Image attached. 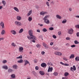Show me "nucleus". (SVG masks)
Here are the masks:
<instances>
[{
  "mask_svg": "<svg viewBox=\"0 0 79 79\" xmlns=\"http://www.w3.org/2000/svg\"><path fill=\"white\" fill-rule=\"evenodd\" d=\"M28 34L30 35V36L29 35H27V38L28 39L30 40H32V39H33L35 40H37V39H36V37L34 35H33V32H32V30H30L28 31Z\"/></svg>",
  "mask_w": 79,
  "mask_h": 79,
  "instance_id": "obj_1",
  "label": "nucleus"
},
{
  "mask_svg": "<svg viewBox=\"0 0 79 79\" xmlns=\"http://www.w3.org/2000/svg\"><path fill=\"white\" fill-rule=\"evenodd\" d=\"M50 17V15H47L45 16L44 17V18L43 19L44 20V22L47 24H50V21L49 20L47 19L48 18Z\"/></svg>",
  "mask_w": 79,
  "mask_h": 79,
  "instance_id": "obj_2",
  "label": "nucleus"
},
{
  "mask_svg": "<svg viewBox=\"0 0 79 79\" xmlns=\"http://www.w3.org/2000/svg\"><path fill=\"white\" fill-rule=\"evenodd\" d=\"M68 33L69 34H73L74 32V30L73 28H70L68 30Z\"/></svg>",
  "mask_w": 79,
  "mask_h": 79,
  "instance_id": "obj_3",
  "label": "nucleus"
},
{
  "mask_svg": "<svg viewBox=\"0 0 79 79\" xmlns=\"http://www.w3.org/2000/svg\"><path fill=\"white\" fill-rule=\"evenodd\" d=\"M15 25H16L18 26H21V25H22V24L21 23V22H18V21H16L15 22Z\"/></svg>",
  "mask_w": 79,
  "mask_h": 79,
  "instance_id": "obj_4",
  "label": "nucleus"
},
{
  "mask_svg": "<svg viewBox=\"0 0 79 79\" xmlns=\"http://www.w3.org/2000/svg\"><path fill=\"white\" fill-rule=\"evenodd\" d=\"M55 55H58L59 56H61L62 53L60 52H54Z\"/></svg>",
  "mask_w": 79,
  "mask_h": 79,
  "instance_id": "obj_5",
  "label": "nucleus"
},
{
  "mask_svg": "<svg viewBox=\"0 0 79 79\" xmlns=\"http://www.w3.org/2000/svg\"><path fill=\"white\" fill-rule=\"evenodd\" d=\"M23 47H20L19 48V52L20 53H23Z\"/></svg>",
  "mask_w": 79,
  "mask_h": 79,
  "instance_id": "obj_6",
  "label": "nucleus"
},
{
  "mask_svg": "<svg viewBox=\"0 0 79 79\" xmlns=\"http://www.w3.org/2000/svg\"><path fill=\"white\" fill-rule=\"evenodd\" d=\"M52 71H53V67H50V66L48 67V73H49V72H52Z\"/></svg>",
  "mask_w": 79,
  "mask_h": 79,
  "instance_id": "obj_7",
  "label": "nucleus"
},
{
  "mask_svg": "<svg viewBox=\"0 0 79 79\" xmlns=\"http://www.w3.org/2000/svg\"><path fill=\"white\" fill-rule=\"evenodd\" d=\"M43 45L44 47L45 48H46V49H48V47L47 46V44H46L45 42H44L43 43Z\"/></svg>",
  "mask_w": 79,
  "mask_h": 79,
  "instance_id": "obj_8",
  "label": "nucleus"
},
{
  "mask_svg": "<svg viewBox=\"0 0 79 79\" xmlns=\"http://www.w3.org/2000/svg\"><path fill=\"white\" fill-rule=\"evenodd\" d=\"M1 26L2 27V29L5 28V26H4V23L3 22H1L0 23Z\"/></svg>",
  "mask_w": 79,
  "mask_h": 79,
  "instance_id": "obj_9",
  "label": "nucleus"
},
{
  "mask_svg": "<svg viewBox=\"0 0 79 79\" xmlns=\"http://www.w3.org/2000/svg\"><path fill=\"white\" fill-rule=\"evenodd\" d=\"M10 33L13 34H14V35H16V31L13 30H11Z\"/></svg>",
  "mask_w": 79,
  "mask_h": 79,
  "instance_id": "obj_10",
  "label": "nucleus"
},
{
  "mask_svg": "<svg viewBox=\"0 0 79 79\" xmlns=\"http://www.w3.org/2000/svg\"><path fill=\"white\" fill-rule=\"evenodd\" d=\"M25 64L24 66H26L27 64H29V62L27 60H24Z\"/></svg>",
  "mask_w": 79,
  "mask_h": 79,
  "instance_id": "obj_11",
  "label": "nucleus"
},
{
  "mask_svg": "<svg viewBox=\"0 0 79 79\" xmlns=\"http://www.w3.org/2000/svg\"><path fill=\"white\" fill-rule=\"evenodd\" d=\"M74 58V54H72L70 56L69 58V59H73V58Z\"/></svg>",
  "mask_w": 79,
  "mask_h": 79,
  "instance_id": "obj_12",
  "label": "nucleus"
},
{
  "mask_svg": "<svg viewBox=\"0 0 79 79\" xmlns=\"http://www.w3.org/2000/svg\"><path fill=\"white\" fill-rule=\"evenodd\" d=\"M32 10H31L28 12V13L27 15V16H29L32 14Z\"/></svg>",
  "mask_w": 79,
  "mask_h": 79,
  "instance_id": "obj_13",
  "label": "nucleus"
},
{
  "mask_svg": "<svg viewBox=\"0 0 79 79\" xmlns=\"http://www.w3.org/2000/svg\"><path fill=\"white\" fill-rule=\"evenodd\" d=\"M39 73H40L41 75H42V76H44V75L45 74V73L43 71H40L39 72Z\"/></svg>",
  "mask_w": 79,
  "mask_h": 79,
  "instance_id": "obj_14",
  "label": "nucleus"
},
{
  "mask_svg": "<svg viewBox=\"0 0 79 79\" xmlns=\"http://www.w3.org/2000/svg\"><path fill=\"white\" fill-rule=\"evenodd\" d=\"M41 66L42 67H43V68H44L45 67H46L47 66V64L45 63H42L41 64Z\"/></svg>",
  "mask_w": 79,
  "mask_h": 79,
  "instance_id": "obj_15",
  "label": "nucleus"
},
{
  "mask_svg": "<svg viewBox=\"0 0 79 79\" xmlns=\"http://www.w3.org/2000/svg\"><path fill=\"white\" fill-rule=\"evenodd\" d=\"M17 19L19 20V21H20L22 19V17L20 16H17Z\"/></svg>",
  "mask_w": 79,
  "mask_h": 79,
  "instance_id": "obj_16",
  "label": "nucleus"
},
{
  "mask_svg": "<svg viewBox=\"0 0 79 79\" xmlns=\"http://www.w3.org/2000/svg\"><path fill=\"white\" fill-rule=\"evenodd\" d=\"M14 9L15 11H17V12H19V9L18 8L15 7L14 8Z\"/></svg>",
  "mask_w": 79,
  "mask_h": 79,
  "instance_id": "obj_17",
  "label": "nucleus"
},
{
  "mask_svg": "<svg viewBox=\"0 0 79 79\" xmlns=\"http://www.w3.org/2000/svg\"><path fill=\"white\" fill-rule=\"evenodd\" d=\"M47 12H41L40 13V15H45V14H47Z\"/></svg>",
  "mask_w": 79,
  "mask_h": 79,
  "instance_id": "obj_18",
  "label": "nucleus"
},
{
  "mask_svg": "<svg viewBox=\"0 0 79 79\" xmlns=\"http://www.w3.org/2000/svg\"><path fill=\"white\" fill-rule=\"evenodd\" d=\"M56 18H58V19H61V16L58 15H56Z\"/></svg>",
  "mask_w": 79,
  "mask_h": 79,
  "instance_id": "obj_19",
  "label": "nucleus"
},
{
  "mask_svg": "<svg viewBox=\"0 0 79 79\" xmlns=\"http://www.w3.org/2000/svg\"><path fill=\"white\" fill-rule=\"evenodd\" d=\"M23 60L22 59H20L19 60H18L17 61V62L18 63H23Z\"/></svg>",
  "mask_w": 79,
  "mask_h": 79,
  "instance_id": "obj_20",
  "label": "nucleus"
},
{
  "mask_svg": "<svg viewBox=\"0 0 79 79\" xmlns=\"http://www.w3.org/2000/svg\"><path fill=\"white\" fill-rule=\"evenodd\" d=\"M13 68L14 69H17V68H18V66H17V65L16 64L12 66Z\"/></svg>",
  "mask_w": 79,
  "mask_h": 79,
  "instance_id": "obj_21",
  "label": "nucleus"
},
{
  "mask_svg": "<svg viewBox=\"0 0 79 79\" xmlns=\"http://www.w3.org/2000/svg\"><path fill=\"white\" fill-rule=\"evenodd\" d=\"M2 68L5 69H8V66L6 65H4L2 66Z\"/></svg>",
  "mask_w": 79,
  "mask_h": 79,
  "instance_id": "obj_22",
  "label": "nucleus"
},
{
  "mask_svg": "<svg viewBox=\"0 0 79 79\" xmlns=\"http://www.w3.org/2000/svg\"><path fill=\"white\" fill-rule=\"evenodd\" d=\"M2 4H3V5L4 6H5V5L6 4V1H4V0H3L2 1Z\"/></svg>",
  "mask_w": 79,
  "mask_h": 79,
  "instance_id": "obj_23",
  "label": "nucleus"
},
{
  "mask_svg": "<svg viewBox=\"0 0 79 79\" xmlns=\"http://www.w3.org/2000/svg\"><path fill=\"white\" fill-rule=\"evenodd\" d=\"M64 76L65 77H67L68 76H69V73L68 72H65L64 74Z\"/></svg>",
  "mask_w": 79,
  "mask_h": 79,
  "instance_id": "obj_24",
  "label": "nucleus"
},
{
  "mask_svg": "<svg viewBox=\"0 0 79 79\" xmlns=\"http://www.w3.org/2000/svg\"><path fill=\"white\" fill-rule=\"evenodd\" d=\"M11 77L12 78H15V74H12L11 75Z\"/></svg>",
  "mask_w": 79,
  "mask_h": 79,
  "instance_id": "obj_25",
  "label": "nucleus"
},
{
  "mask_svg": "<svg viewBox=\"0 0 79 79\" xmlns=\"http://www.w3.org/2000/svg\"><path fill=\"white\" fill-rule=\"evenodd\" d=\"M67 21L66 20V19H64L62 21V23H63V24H65V23H66Z\"/></svg>",
  "mask_w": 79,
  "mask_h": 79,
  "instance_id": "obj_26",
  "label": "nucleus"
},
{
  "mask_svg": "<svg viewBox=\"0 0 79 79\" xmlns=\"http://www.w3.org/2000/svg\"><path fill=\"white\" fill-rule=\"evenodd\" d=\"M5 33V30H2L1 33V35H4V34Z\"/></svg>",
  "mask_w": 79,
  "mask_h": 79,
  "instance_id": "obj_27",
  "label": "nucleus"
},
{
  "mask_svg": "<svg viewBox=\"0 0 79 79\" xmlns=\"http://www.w3.org/2000/svg\"><path fill=\"white\" fill-rule=\"evenodd\" d=\"M75 59L76 61H79V57H76L75 58Z\"/></svg>",
  "mask_w": 79,
  "mask_h": 79,
  "instance_id": "obj_28",
  "label": "nucleus"
},
{
  "mask_svg": "<svg viewBox=\"0 0 79 79\" xmlns=\"http://www.w3.org/2000/svg\"><path fill=\"white\" fill-rule=\"evenodd\" d=\"M23 29H21L20 30H19V33L20 34V33H21L22 32H23Z\"/></svg>",
  "mask_w": 79,
  "mask_h": 79,
  "instance_id": "obj_29",
  "label": "nucleus"
},
{
  "mask_svg": "<svg viewBox=\"0 0 79 79\" xmlns=\"http://www.w3.org/2000/svg\"><path fill=\"white\" fill-rule=\"evenodd\" d=\"M11 45L13 47H15L16 46V44H15L13 42L11 43Z\"/></svg>",
  "mask_w": 79,
  "mask_h": 79,
  "instance_id": "obj_30",
  "label": "nucleus"
},
{
  "mask_svg": "<svg viewBox=\"0 0 79 79\" xmlns=\"http://www.w3.org/2000/svg\"><path fill=\"white\" fill-rule=\"evenodd\" d=\"M32 20V17H29L28 18V21H29L31 22V21Z\"/></svg>",
  "mask_w": 79,
  "mask_h": 79,
  "instance_id": "obj_31",
  "label": "nucleus"
},
{
  "mask_svg": "<svg viewBox=\"0 0 79 79\" xmlns=\"http://www.w3.org/2000/svg\"><path fill=\"white\" fill-rule=\"evenodd\" d=\"M23 57V56L20 55L18 57L16 58V59H19V58L21 59Z\"/></svg>",
  "mask_w": 79,
  "mask_h": 79,
  "instance_id": "obj_32",
  "label": "nucleus"
},
{
  "mask_svg": "<svg viewBox=\"0 0 79 79\" xmlns=\"http://www.w3.org/2000/svg\"><path fill=\"white\" fill-rule=\"evenodd\" d=\"M46 5H47V6H50V4H49V2H46Z\"/></svg>",
  "mask_w": 79,
  "mask_h": 79,
  "instance_id": "obj_33",
  "label": "nucleus"
},
{
  "mask_svg": "<svg viewBox=\"0 0 79 79\" xmlns=\"http://www.w3.org/2000/svg\"><path fill=\"white\" fill-rule=\"evenodd\" d=\"M74 42L75 44H79V43L78 42V41L77 40L74 41Z\"/></svg>",
  "mask_w": 79,
  "mask_h": 79,
  "instance_id": "obj_34",
  "label": "nucleus"
},
{
  "mask_svg": "<svg viewBox=\"0 0 79 79\" xmlns=\"http://www.w3.org/2000/svg\"><path fill=\"white\" fill-rule=\"evenodd\" d=\"M54 75L55 76H56L58 74V73L57 72H54L53 73Z\"/></svg>",
  "mask_w": 79,
  "mask_h": 79,
  "instance_id": "obj_35",
  "label": "nucleus"
},
{
  "mask_svg": "<svg viewBox=\"0 0 79 79\" xmlns=\"http://www.w3.org/2000/svg\"><path fill=\"white\" fill-rule=\"evenodd\" d=\"M73 70H74V71H76V66H75V65H73Z\"/></svg>",
  "mask_w": 79,
  "mask_h": 79,
  "instance_id": "obj_36",
  "label": "nucleus"
},
{
  "mask_svg": "<svg viewBox=\"0 0 79 79\" xmlns=\"http://www.w3.org/2000/svg\"><path fill=\"white\" fill-rule=\"evenodd\" d=\"M43 31V32H47V29H46V28H44L43 30H42Z\"/></svg>",
  "mask_w": 79,
  "mask_h": 79,
  "instance_id": "obj_37",
  "label": "nucleus"
},
{
  "mask_svg": "<svg viewBox=\"0 0 79 79\" xmlns=\"http://www.w3.org/2000/svg\"><path fill=\"white\" fill-rule=\"evenodd\" d=\"M66 39L67 40H70L71 38L69 37H67L66 38Z\"/></svg>",
  "mask_w": 79,
  "mask_h": 79,
  "instance_id": "obj_38",
  "label": "nucleus"
},
{
  "mask_svg": "<svg viewBox=\"0 0 79 79\" xmlns=\"http://www.w3.org/2000/svg\"><path fill=\"white\" fill-rule=\"evenodd\" d=\"M33 74H34V75L35 76H37V73H36V72H33Z\"/></svg>",
  "mask_w": 79,
  "mask_h": 79,
  "instance_id": "obj_39",
  "label": "nucleus"
},
{
  "mask_svg": "<svg viewBox=\"0 0 79 79\" xmlns=\"http://www.w3.org/2000/svg\"><path fill=\"white\" fill-rule=\"evenodd\" d=\"M49 29L50 31H53L54 28L53 27H51L49 28Z\"/></svg>",
  "mask_w": 79,
  "mask_h": 79,
  "instance_id": "obj_40",
  "label": "nucleus"
},
{
  "mask_svg": "<svg viewBox=\"0 0 79 79\" xmlns=\"http://www.w3.org/2000/svg\"><path fill=\"white\" fill-rule=\"evenodd\" d=\"M75 27L76 28H77V29H79V25H76Z\"/></svg>",
  "mask_w": 79,
  "mask_h": 79,
  "instance_id": "obj_41",
  "label": "nucleus"
},
{
  "mask_svg": "<svg viewBox=\"0 0 79 79\" xmlns=\"http://www.w3.org/2000/svg\"><path fill=\"white\" fill-rule=\"evenodd\" d=\"M12 71H13V70L11 69H8V72H9V73H11V72H12Z\"/></svg>",
  "mask_w": 79,
  "mask_h": 79,
  "instance_id": "obj_42",
  "label": "nucleus"
},
{
  "mask_svg": "<svg viewBox=\"0 0 79 79\" xmlns=\"http://www.w3.org/2000/svg\"><path fill=\"white\" fill-rule=\"evenodd\" d=\"M34 61L35 63H37V59H35L34 60Z\"/></svg>",
  "mask_w": 79,
  "mask_h": 79,
  "instance_id": "obj_43",
  "label": "nucleus"
},
{
  "mask_svg": "<svg viewBox=\"0 0 79 79\" xmlns=\"http://www.w3.org/2000/svg\"><path fill=\"white\" fill-rule=\"evenodd\" d=\"M52 37L54 38V39H56V36L55 35H52Z\"/></svg>",
  "mask_w": 79,
  "mask_h": 79,
  "instance_id": "obj_44",
  "label": "nucleus"
},
{
  "mask_svg": "<svg viewBox=\"0 0 79 79\" xmlns=\"http://www.w3.org/2000/svg\"><path fill=\"white\" fill-rule=\"evenodd\" d=\"M35 69L36 70H38L39 69V67L38 66H36L35 67Z\"/></svg>",
  "mask_w": 79,
  "mask_h": 79,
  "instance_id": "obj_45",
  "label": "nucleus"
},
{
  "mask_svg": "<svg viewBox=\"0 0 79 79\" xmlns=\"http://www.w3.org/2000/svg\"><path fill=\"white\" fill-rule=\"evenodd\" d=\"M7 61H6V60H3V61H2V63H7Z\"/></svg>",
  "mask_w": 79,
  "mask_h": 79,
  "instance_id": "obj_46",
  "label": "nucleus"
},
{
  "mask_svg": "<svg viewBox=\"0 0 79 79\" xmlns=\"http://www.w3.org/2000/svg\"><path fill=\"white\" fill-rule=\"evenodd\" d=\"M27 79H31V77H30V76H28L27 77Z\"/></svg>",
  "mask_w": 79,
  "mask_h": 79,
  "instance_id": "obj_47",
  "label": "nucleus"
},
{
  "mask_svg": "<svg viewBox=\"0 0 79 79\" xmlns=\"http://www.w3.org/2000/svg\"><path fill=\"white\" fill-rule=\"evenodd\" d=\"M45 52L44 51H42L41 52V53L42 55H44L45 53Z\"/></svg>",
  "mask_w": 79,
  "mask_h": 79,
  "instance_id": "obj_48",
  "label": "nucleus"
},
{
  "mask_svg": "<svg viewBox=\"0 0 79 79\" xmlns=\"http://www.w3.org/2000/svg\"><path fill=\"white\" fill-rule=\"evenodd\" d=\"M55 49L56 50H60V49L57 47H56Z\"/></svg>",
  "mask_w": 79,
  "mask_h": 79,
  "instance_id": "obj_49",
  "label": "nucleus"
},
{
  "mask_svg": "<svg viewBox=\"0 0 79 79\" xmlns=\"http://www.w3.org/2000/svg\"><path fill=\"white\" fill-rule=\"evenodd\" d=\"M31 41L32 42H33V43H35V40H33V39H31Z\"/></svg>",
  "mask_w": 79,
  "mask_h": 79,
  "instance_id": "obj_50",
  "label": "nucleus"
},
{
  "mask_svg": "<svg viewBox=\"0 0 79 79\" xmlns=\"http://www.w3.org/2000/svg\"><path fill=\"white\" fill-rule=\"evenodd\" d=\"M40 44H38L36 45V47L37 48H40Z\"/></svg>",
  "mask_w": 79,
  "mask_h": 79,
  "instance_id": "obj_51",
  "label": "nucleus"
},
{
  "mask_svg": "<svg viewBox=\"0 0 79 79\" xmlns=\"http://www.w3.org/2000/svg\"><path fill=\"white\" fill-rule=\"evenodd\" d=\"M64 66H69V64H64Z\"/></svg>",
  "mask_w": 79,
  "mask_h": 79,
  "instance_id": "obj_52",
  "label": "nucleus"
},
{
  "mask_svg": "<svg viewBox=\"0 0 79 79\" xmlns=\"http://www.w3.org/2000/svg\"><path fill=\"white\" fill-rule=\"evenodd\" d=\"M71 47H72V48L75 47H76V45H71Z\"/></svg>",
  "mask_w": 79,
  "mask_h": 79,
  "instance_id": "obj_53",
  "label": "nucleus"
},
{
  "mask_svg": "<svg viewBox=\"0 0 79 79\" xmlns=\"http://www.w3.org/2000/svg\"><path fill=\"white\" fill-rule=\"evenodd\" d=\"M69 10L70 11H72V8L70 7L69 8Z\"/></svg>",
  "mask_w": 79,
  "mask_h": 79,
  "instance_id": "obj_54",
  "label": "nucleus"
},
{
  "mask_svg": "<svg viewBox=\"0 0 79 79\" xmlns=\"http://www.w3.org/2000/svg\"><path fill=\"white\" fill-rule=\"evenodd\" d=\"M64 60H65V61H67V60H68L67 59H66V57H64L63 58Z\"/></svg>",
  "mask_w": 79,
  "mask_h": 79,
  "instance_id": "obj_55",
  "label": "nucleus"
},
{
  "mask_svg": "<svg viewBox=\"0 0 79 79\" xmlns=\"http://www.w3.org/2000/svg\"><path fill=\"white\" fill-rule=\"evenodd\" d=\"M53 42H51L50 43V45H53Z\"/></svg>",
  "mask_w": 79,
  "mask_h": 79,
  "instance_id": "obj_56",
  "label": "nucleus"
},
{
  "mask_svg": "<svg viewBox=\"0 0 79 79\" xmlns=\"http://www.w3.org/2000/svg\"><path fill=\"white\" fill-rule=\"evenodd\" d=\"M70 71H73V68L72 67H71L70 68Z\"/></svg>",
  "mask_w": 79,
  "mask_h": 79,
  "instance_id": "obj_57",
  "label": "nucleus"
},
{
  "mask_svg": "<svg viewBox=\"0 0 79 79\" xmlns=\"http://www.w3.org/2000/svg\"><path fill=\"white\" fill-rule=\"evenodd\" d=\"M61 34V31H59L58 32V35H60Z\"/></svg>",
  "mask_w": 79,
  "mask_h": 79,
  "instance_id": "obj_58",
  "label": "nucleus"
},
{
  "mask_svg": "<svg viewBox=\"0 0 79 79\" xmlns=\"http://www.w3.org/2000/svg\"><path fill=\"white\" fill-rule=\"evenodd\" d=\"M39 39H42V36L41 35H40V36L39 37Z\"/></svg>",
  "mask_w": 79,
  "mask_h": 79,
  "instance_id": "obj_59",
  "label": "nucleus"
},
{
  "mask_svg": "<svg viewBox=\"0 0 79 79\" xmlns=\"http://www.w3.org/2000/svg\"><path fill=\"white\" fill-rule=\"evenodd\" d=\"M37 32H40V30L38 29L37 30Z\"/></svg>",
  "mask_w": 79,
  "mask_h": 79,
  "instance_id": "obj_60",
  "label": "nucleus"
},
{
  "mask_svg": "<svg viewBox=\"0 0 79 79\" xmlns=\"http://www.w3.org/2000/svg\"><path fill=\"white\" fill-rule=\"evenodd\" d=\"M4 38H0V41H1V40H4Z\"/></svg>",
  "mask_w": 79,
  "mask_h": 79,
  "instance_id": "obj_61",
  "label": "nucleus"
},
{
  "mask_svg": "<svg viewBox=\"0 0 79 79\" xmlns=\"http://www.w3.org/2000/svg\"><path fill=\"white\" fill-rule=\"evenodd\" d=\"M65 45L66 46H69V43H67L65 44Z\"/></svg>",
  "mask_w": 79,
  "mask_h": 79,
  "instance_id": "obj_62",
  "label": "nucleus"
},
{
  "mask_svg": "<svg viewBox=\"0 0 79 79\" xmlns=\"http://www.w3.org/2000/svg\"><path fill=\"white\" fill-rule=\"evenodd\" d=\"M77 37H79V32H78L77 34Z\"/></svg>",
  "mask_w": 79,
  "mask_h": 79,
  "instance_id": "obj_63",
  "label": "nucleus"
},
{
  "mask_svg": "<svg viewBox=\"0 0 79 79\" xmlns=\"http://www.w3.org/2000/svg\"><path fill=\"white\" fill-rule=\"evenodd\" d=\"M62 79H67V78H66V77H64L62 78Z\"/></svg>",
  "mask_w": 79,
  "mask_h": 79,
  "instance_id": "obj_64",
  "label": "nucleus"
}]
</instances>
